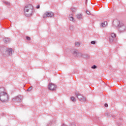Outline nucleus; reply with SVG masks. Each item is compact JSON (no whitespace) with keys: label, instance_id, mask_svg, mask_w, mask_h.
<instances>
[{"label":"nucleus","instance_id":"obj_1","mask_svg":"<svg viewBox=\"0 0 126 126\" xmlns=\"http://www.w3.org/2000/svg\"><path fill=\"white\" fill-rule=\"evenodd\" d=\"M0 100L1 102H8L9 96L4 88H0Z\"/></svg>","mask_w":126,"mask_h":126},{"label":"nucleus","instance_id":"obj_2","mask_svg":"<svg viewBox=\"0 0 126 126\" xmlns=\"http://www.w3.org/2000/svg\"><path fill=\"white\" fill-rule=\"evenodd\" d=\"M34 12V9H33V5L30 4L25 6L24 8V13L26 16L29 17V16H32L33 13Z\"/></svg>","mask_w":126,"mask_h":126},{"label":"nucleus","instance_id":"obj_3","mask_svg":"<svg viewBox=\"0 0 126 126\" xmlns=\"http://www.w3.org/2000/svg\"><path fill=\"white\" fill-rule=\"evenodd\" d=\"M113 24L114 26H118L119 28V31L120 32H124V31H126V26L123 23H120V21L116 20L113 21Z\"/></svg>","mask_w":126,"mask_h":126},{"label":"nucleus","instance_id":"obj_4","mask_svg":"<svg viewBox=\"0 0 126 126\" xmlns=\"http://www.w3.org/2000/svg\"><path fill=\"white\" fill-rule=\"evenodd\" d=\"M0 51L3 55L12 56V48H7L5 46L1 47Z\"/></svg>","mask_w":126,"mask_h":126},{"label":"nucleus","instance_id":"obj_5","mask_svg":"<svg viewBox=\"0 0 126 126\" xmlns=\"http://www.w3.org/2000/svg\"><path fill=\"white\" fill-rule=\"evenodd\" d=\"M54 15H55L54 12L52 11H46L43 14V18H52V17H54Z\"/></svg>","mask_w":126,"mask_h":126},{"label":"nucleus","instance_id":"obj_6","mask_svg":"<svg viewBox=\"0 0 126 126\" xmlns=\"http://www.w3.org/2000/svg\"><path fill=\"white\" fill-rule=\"evenodd\" d=\"M75 95L76 96L77 98L79 99V101L81 102H86V99L85 97L83 96V95H81V94L79 93H75Z\"/></svg>","mask_w":126,"mask_h":126},{"label":"nucleus","instance_id":"obj_7","mask_svg":"<svg viewBox=\"0 0 126 126\" xmlns=\"http://www.w3.org/2000/svg\"><path fill=\"white\" fill-rule=\"evenodd\" d=\"M48 88L49 90H51L52 91H56L57 89V85L52 83H49Z\"/></svg>","mask_w":126,"mask_h":126},{"label":"nucleus","instance_id":"obj_8","mask_svg":"<svg viewBox=\"0 0 126 126\" xmlns=\"http://www.w3.org/2000/svg\"><path fill=\"white\" fill-rule=\"evenodd\" d=\"M115 38H116V33H112L111 34V35L109 37V42L112 43L113 42H114V40Z\"/></svg>","mask_w":126,"mask_h":126},{"label":"nucleus","instance_id":"obj_9","mask_svg":"<svg viewBox=\"0 0 126 126\" xmlns=\"http://www.w3.org/2000/svg\"><path fill=\"white\" fill-rule=\"evenodd\" d=\"M13 101H16L17 102H21L22 101V96L21 95L17 96L12 99Z\"/></svg>","mask_w":126,"mask_h":126},{"label":"nucleus","instance_id":"obj_10","mask_svg":"<svg viewBox=\"0 0 126 126\" xmlns=\"http://www.w3.org/2000/svg\"><path fill=\"white\" fill-rule=\"evenodd\" d=\"M108 25V22L107 21H105L104 22L102 23L100 25V27L101 28H105L106 26Z\"/></svg>","mask_w":126,"mask_h":126},{"label":"nucleus","instance_id":"obj_11","mask_svg":"<svg viewBox=\"0 0 126 126\" xmlns=\"http://www.w3.org/2000/svg\"><path fill=\"white\" fill-rule=\"evenodd\" d=\"M105 116L106 117V118H110V117H113V118H115V116L112 115V114L110 112H106L105 113Z\"/></svg>","mask_w":126,"mask_h":126},{"label":"nucleus","instance_id":"obj_12","mask_svg":"<svg viewBox=\"0 0 126 126\" xmlns=\"http://www.w3.org/2000/svg\"><path fill=\"white\" fill-rule=\"evenodd\" d=\"M76 17L77 19H79V20H80L82 19V18H83V15H82V14L81 13H79L76 15Z\"/></svg>","mask_w":126,"mask_h":126},{"label":"nucleus","instance_id":"obj_13","mask_svg":"<svg viewBox=\"0 0 126 126\" xmlns=\"http://www.w3.org/2000/svg\"><path fill=\"white\" fill-rule=\"evenodd\" d=\"M71 53L73 54V55H74V56L76 57L78 54V51H77L76 49H74L71 51Z\"/></svg>","mask_w":126,"mask_h":126},{"label":"nucleus","instance_id":"obj_14","mask_svg":"<svg viewBox=\"0 0 126 126\" xmlns=\"http://www.w3.org/2000/svg\"><path fill=\"white\" fill-rule=\"evenodd\" d=\"M68 18L70 21H72L73 22H75V19H74V18H73L72 16L70 15L68 17Z\"/></svg>","mask_w":126,"mask_h":126},{"label":"nucleus","instance_id":"obj_15","mask_svg":"<svg viewBox=\"0 0 126 126\" xmlns=\"http://www.w3.org/2000/svg\"><path fill=\"white\" fill-rule=\"evenodd\" d=\"M3 41L4 42V43H6L7 44V43H9V41H10L9 38H5L3 39Z\"/></svg>","mask_w":126,"mask_h":126},{"label":"nucleus","instance_id":"obj_16","mask_svg":"<svg viewBox=\"0 0 126 126\" xmlns=\"http://www.w3.org/2000/svg\"><path fill=\"white\" fill-rule=\"evenodd\" d=\"M83 58L88 59V58H89V55L88 54H83Z\"/></svg>","mask_w":126,"mask_h":126},{"label":"nucleus","instance_id":"obj_17","mask_svg":"<svg viewBox=\"0 0 126 126\" xmlns=\"http://www.w3.org/2000/svg\"><path fill=\"white\" fill-rule=\"evenodd\" d=\"M75 45L76 47H79V46H80V43H79L78 42H76L75 44Z\"/></svg>","mask_w":126,"mask_h":126},{"label":"nucleus","instance_id":"obj_18","mask_svg":"<svg viewBox=\"0 0 126 126\" xmlns=\"http://www.w3.org/2000/svg\"><path fill=\"white\" fill-rule=\"evenodd\" d=\"M71 101H72L73 102H75L76 100H75V98H74V97L73 96H71L70 98Z\"/></svg>","mask_w":126,"mask_h":126},{"label":"nucleus","instance_id":"obj_19","mask_svg":"<svg viewBox=\"0 0 126 126\" xmlns=\"http://www.w3.org/2000/svg\"><path fill=\"white\" fill-rule=\"evenodd\" d=\"M73 28H74V26H70V27H69L70 30H73Z\"/></svg>","mask_w":126,"mask_h":126},{"label":"nucleus","instance_id":"obj_20","mask_svg":"<svg viewBox=\"0 0 126 126\" xmlns=\"http://www.w3.org/2000/svg\"><path fill=\"white\" fill-rule=\"evenodd\" d=\"M92 68H93V69H95L97 68V66H96L95 65H94L93 66H92Z\"/></svg>","mask_w":126,"mask_h":126},{"label":"nucleus","instance_id":"obj_21","mask_svg":"<svg viewBox=\"0 0 126 126\" xmlns=\"http://www.w3.org/2000/svg\"><path fill=\"white\" fill-rule=\"evenodd\" d=\"M32 90V86H31L27 89V91H31Z\"/></svg>","mask_w":126,"mask_h":126},{"label":"nucleus","instance_id":"obj_22","mask_svg":"<svg viewBox=\"0 0 126 126\" xmlns=\"http://www.w3.org/2000/svg\"><path fill=\"white\" fill-rule=\"evenodd\" d=\"M4 3L5 4H6L7 5H10V3L9 2H8V1H5Z\"/></svg>","mask_w":126,"mask_h":126},{"label":"nucleus","instance_id":"obj_23","mask_svg":"<svg viewBox=\"0 0 126 126\" xmlns=\"http://www.w3.org/2000/svg\"><path fill=\"white\" fill-rule=\"evenodd\" d=\"M86 13L87 14H88V15H90L91 14V13H90V11L87 10L86 11Z\"/></svg>","mask_w":126,"mask_h":126},{"label":"nucleus","instance_id":"obj_24","mask_svg":"<svg viewBox=\"0 0 126 126\" xmlns=\"http://www.w3.org/2000/svg\"><path fill=\"white\" fill-rule=\"evenodd\" d=\"M26 39L28 41H30L31 40V38H30L29 36H27Z\"/></svg>","mask_w":126,"mask_h":126},{"label":"nucleus","instance_id":"obj_25","mask_svg":"<svg viewBox=\"0 0 126 126\" xmlns=\"http://www.w3.org/2000/svg\"><path fill=\"white\" fill-rule=\"evenodd\" d=\"M91 43L93 45H95V44H96V41H92L91 42Z\"/></svg>","mask_w":126,"mask_h":126},{"label":"nucleus","instance_id":"obj_26","mask_svg":"<svg viewBox=\"0 0 126 126\" xmlns=\"http://www.w3.org/2000/svg\"><path fill=\"white\" fill-rule=\"evenodd\" d=\"M78 55L79 57H83V54H82V53H79Z\"/></svg>","mask_w":126,"mask_h":126},{"label":"nucleus","instance_id":"obj_27","mask_svg":"<svg viewBox=\"0 0 126 126\" xmlns=\"http://www.w3.org/2000/svg\"><path fill=\"white\" fill-rule=\"evenodd\" d=\"M71 11H72V12H74L75 11V9L73 8H72L71 9Z\"/></svg>","mask_w":126,"mask_h":126},{"label":"nucleus","instance_id":"obj_28","mask_svg":"<svg viewBox=\"0 0 126 126\" xmlns=\"http://www.w3.org/2000/svg\"><path fill=\"white\" fill-rule=\"evenodd\" d=\"M36 8H37V9H39V8H40V5H37L36 7Z\"/></svg>","mask_w":126,"mask_h":126},{"label":"nucleus","instance_id":"obj_29","mask_svg":"<svg viewBox=\"0 0 126 126\" xmlns=\"http://www.w3.org/2000/svg\"><path fill=\"white\" fill-rule=\"evenodd\" d=\"M104 106H105V107H108V104L105 103V104H104Z\"/></svg>","mask_w":126,"mask_h":126}]
</instances>
